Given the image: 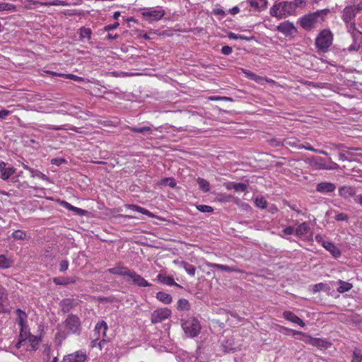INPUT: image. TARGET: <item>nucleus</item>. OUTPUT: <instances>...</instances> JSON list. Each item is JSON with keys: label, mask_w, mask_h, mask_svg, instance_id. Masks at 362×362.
Masks as SVG:
<instances>
[{"label": "nucleus", "mask_w": 362, "mask_h": 362, "mask_svg": "<svg viewBox=\"0 0 362 362\" xmlns=\"http://www.w3.org/2000/svg\"><path fill=\"white\" fill-rule=\"evenodd\" d=\"M250 6L257 9H265L267 7V0H248Z\"/></svg>", "instance_id": "28"}, {"label": "nucleus", "mask_w": 362, "mask_h": 362, "mask_svg": "<svg viewBox=\"0 0 362 362\" xmlns=\"http://www.w3.org/2000/svg\"><path fill=\"white\" fill-rule=\"evenodd\" d=\"M157 279L161 284L168 285V286H175L179 288H182L180 285L175 282L174 279L172 276H167L163 274H159L157 276Z\"/></svg>", "instance_id": "19"}, {"label": "nucleus", "mask_w": 362, "mask_h": 362, "mask_svg": "<svg viewBox=\"0 0 362 362\" xmlns=\"http://www.w3.org/2000/svg\"><path fill=\"white\" fill-rule=\"evenodd\" d=\"M80 37L81 40L88 39L90 40L92 34V31L89 28L82 27L79 30Z\"/></svg>", "instance_id": "38"}, {"label": "nucleus", "mask_w": 362, "mask_h": 362, "mask_svg": "<svg viewBox=\"0 0 362 362\" xmlns=\"http://www.w3.org/2000/svg\"><path fill=\"white\" fill-rule=\"evenodd\" d=\"M310 230V226L305 222L300 223L295 230L297 236H303L307 234Z\"/></svg>", "instance_id": "24"}, {"label": "nucleus", "mask_w": 362, "mask_h": 362, "mask_svg": "<svg viewBox=\"0 0 362 362\" xmlns=\"http://www.w3.org/2000/svg\"><path fill=\"white\" fill-rule=\"evenodd\" d=\"M127 207L134 211H137V212H139L142 214H144V215H146L149 217H152L153 218L155 216L153 215V214H152L151 211H149L148 210L143 208V207H141L139 206H137V205H134V204H129L127 206Z\"/></svg>", "instance_id": "23"}, {"label": "nucleus", "mask_w": 362, "mask_h": 362, "mask_svg": "<svg viewBox=\"0 0 362 362\" xmlns=\"http://www.w3.org/2000/svg\"><path fill=\"white\" fill-rule=\"evenodd\" d=\"M354 199L355 202L362 205V193L358 194H356Z\"/></svg>", "instance_id": "63"}, {"label": "nucleus", "mask_w": 362, "mask_h": 362, "mask_svg": "<svg viewBox=\"0 0 362 362\" xmlns=\"http://www.w3.org/2000/svg\"><path fill=\"white\" fill-rule=\"evenodd\" d=\"M15 6L13 4H8V3H0V11H11L14 10Z\"/></svg>", "instance_id": "50"}, {"label": "nucleus", "mask_w": 362, "mask_h": 362, "mask_svg": "<svg viewBox=\"0 0 362 362\" xmlns=\"http://www.w3.org/2000/svg\"><path fill=\"white\" fill-rule=\"evenodd\" d=\"M119 23L118 22H115V23L113 24H110V25H107L105 27V30L106 31H109V30H114V29H116L118 26H119Z\"/></svg>", "instance_id": "60"}, {"label": "nucleus", "mask_w": 362, "mask_h": 362, "mask_svg": "<svg viewBox=\"0 0 362 362\" xmlns=\"http://www.w3.org/2000/svg\"><path fill=\"white\" fill-rule=\"evenodd\" d=\"M339 194L346 199H350L351 198L354 199L356 192L354 189L350 186H343L339 189Z\"/></svg>", "instance_id": "16"}, {"label": "nucleus", "mask_w": 362, "mask_h": 362, "mask_svg": "<svg viewBox=\"0 0 362 362\" xmlns=\"http://www.w3.org/2000/svg\"><path fill=\"white\" fill-rule=\"evenodd\" d=\"M283 317L286 320H288L293 323H296L302 327H303L305 326L304 322L300 317H298L296 315H295L293 313H292L291 311H288V310L284 311L283 313Z\"/></svg>", "instance_id": "17"}, {"label": "nucleus", "mask_w": 362, "mask_h": 362, "mask_svg": "<svg viewBox=\"0 0 362 362\" xmlns=\"http://www.w3.org/2000/svg\"><path fill=\"white\" fill-rule=\"evenodd\" d=\"M171 314V310L168 308H158L151 313V322L153 324L160 323L169 318Z\"/></svg>", "instance_id": "8"}, {"label": "nucleus", "mask_w": 362, "mask_h": 362, "mask_svg": "<svg viewBox=\"0 0 362 362\" xmlns=\"http://www.w3.org/2000/svg\"><path fill=\"white\" fill-rule=\"evenodd\" d=\"M165 11L162 8H149L142 13L143 17L148 21H159L165 15Z\"/></svg>", "instance_id": "10"}, {"label": "nucleus", "mask_w": 362, "mask_h": 362, "mask_svg": "<svg viewBox=\"0 0 362 362\" xmlns=\"http://www.w3.org/2000/svg\"><path fill=\"white\" fill-rule=\"evenodd\" d=\"M305 163L309 165L313 169L316 170H337L339 168V165L332 160L329 163H326L324 158L319 156H313L308 158Z\"/></svg>", "instance_id": "3"}, {"label": "nucleus", "mask_w": 362, "mask_h": 362, "mask_svg": "<svg viewBox=\"0 0 362 362\" xmlns=\"http://www.w3.org/2000/svg\"><path fill=\"white\" fill-rule=\"evenodd\" d=\"M210 100H224V101H233V99L226 96H211L209 98Z\"/></svg>", "instance_id": "52"}, {"label": "nucleus", "mask_w": 362, "mask_h": 362, "mask_svg": "<svg viewBox=\"0 0 362 362\" xmlns=\"http://www.w3.org/2000/svg\"><path fill=\"white\" fill-rule=\"evenodd\" d=\"M9 114V111L6 110H0V118L5 119Z\"/></svg>", "instance_id": "64"}, {"label": "nucleus", "mask_w": 362, "mask_h": 362, "mask_svg": "<svg viewBox=\"0 0 362 362\" xmlns=\"http://www.w3.org/2000/svg\"><path fill=\"white\" fill-rule=\"evenodd\" d=\"M233 189L235 192H244L247 189V186L245 184L242 182L235 183L233 185Z\"/></svg>", "instance_id": "49"}, {"label": "nucleus", "mask_w": 362, "mask_h": 362, "mask_svg": "<svg viewBox=\"0 0 362 362\" xmlns=\"http://www.w3.org/2000/svg\"><path fill=\"white\" fill-rule=\"evenodd\" d=\"M298 140L296 138L291 137V138H287L282 140L281 146H288L291 147H296L299 145L298 144Z\"/></svg>", "instance_id": "36"}, {"label": "nucleus", "mask_w": 362, "mask_h": 362, "mask_svg": "<svg viewBox=\"0 0 362 362\" xmlns=\"http://www.w3.org/2000/svg\"><path fill=\"white\" fill-rule=\"evenodd\" d=\"M206 266L209 268H216L218 269H221L227 272H236V273H243V271L240 269H239L237 267H229L227 265L216 264V263H211V262H207Z\"/></svg>", "instance_id": "13"}, {"label": "nucleus", "mask_w": 362, "mask_h": 362, "mask_svg": "<svg viewBox=\"0 0 362 362\" xmlns=\"http://www.w3.org/2000/svg\"><path fill=\"white\" fill-rule=\"evenodd\" d=\"M66 162L65 159L61 158H53L51 160V163L57 166L61 165L62 163Z\"/></svg>", "instance_id": "58"}, {"label": "nucleus", "mask_w": 362, "mask_h": 362, "mask_svg": "<svg viewBox=\"0 0 362 362\" xmlns=\"http://www.w3.org/2000/svg\"><path fill=\"white\" fill-rule=\"evenodd\" d=\"M131 269L126 267H115L107 269L110 274L129 277Z\"/></svg>", "instance_id": "18"}, {"label": "nucleus", "mask_w": 362, "mask_h": 362, "mask_svg": "<svg viewBox=\"0 0 362 362\" xmlns=\"http://www.w3.org/2000/svg\"><path fill=\"white\" fill-rule=\"evenodd\" d=\"M11 235L15 240H23L28 238L27 233L22 230H15Z\"/></svg>", "instance_id": "40"}, {"label": "nucleus", "mask_w": 362, "mask_h": 362, "mask_svg": "<svg viewBox=\"0 0 362 362\" xmlns=\"http://www.w3.org/2000/svg\"><path fill=\"white\" fill-rule=\"evenodd\" d=\"M177 308L179 310H189L190 309V304L187 299L181 298L178 300Z\"/></svg>", "instance_id": "34"}, {"label": "nucleus", "mask_w": 362, "mask_h": 362, "mask_svg": "<svg viewBox=\"0 0 362 362\" xmlns=\"http://www.w3.org/2000/svg\"><path fill=\"white\" fill-rule=\"evenodd\" d=\"M30 174H31V177H39L43 180H46V181H48L49 180V177L43 174L42 173H41L40 171L39 170H37L35 169H33V170H30Z\"/></svg>", "instance_id": "46"}, {"label": "nucleus", "mask_w": 362, "mask_h": 362, "mask_svg": "<svg viewBox=\"0 0 362 362\" xmlns=\"http://www.w3.org/2000/svg\"><path fill=\"white\" fill-rule=\"evenodd\" d=\"M129 129L132 132L134 133H141L144 135L151 134L153 132V130L150 127H129Z\"/></svg>", "instance_id": "29"}, {"label": "nucleus", "mask_w": 362, "mask_h": 362, "mask_svg": "<svg viewBox=\"0 0 362 362\" xmlns=\"http://www.w3.org/2000/svg\"><path fill=\"white\" fill-rule=\"evenodd\" d=\"M16 171V169L13 167L8 165L7 163L4 162L0 163V173H1V178L6 180H8L11 175H12Z\"/></svg>", "instance_id": "15"}, {"label": "nucleus", "mask_w": 362, "mask_h": 362, "mask_svg": "<svg viewBox=\"0 0 362 362\" xmlns=\"http://www.w3.org/2000/svg\"><path fill=\"white\" fill-rule=\"evenodd\" d=\"M53 282L56 285L66 286V277H55L53 279Z\"/></svg>", "instance_id": "51"}, {"label": "nucleus", "mask_w": 362, "mask_h": 362, "mask_svg": "<svg viewBox=\"0 0 362 362\" xmlns=\"http://www.w3.org/2000/svg\"><path fill=\"white\" fill-rule=\"evenodd\" d=\"M27 340H28L29 342L30 343V349H29L28 350L35 351L38 348V344L41 341V337L32 335L28 339H27Z\"/></svg>", "instance_id": "31"}, {"label": "nucleus", "mask_w": 362, "mask_h": 362, "mask_svg": "<svg viewBox=\"0 0 362 362\" xmlns=\"http://www.w3.org/2000/svg\"><path fill=\"white\" fill-rule=\"evenodd\" d=\"M362 353L360 349L356 348L353 351L352 358L351 362H361Z\"/></svg>", "instance_id": "42"}, {"label": "nucleus", "mask_w": 362, "mask_h": 362, "mask_svg": "<svg viewBox=\"0 0 362 362\" xmlns=\"http://www.w3.org/2000/svg\"><path fill=\"white\" fill-rule=\"evenodd\" d=\"M288 2L292 6L291 10H292L293 14L294 13L296 8L302 7L305 5V0H293L292 1H288Z\"/></svg>", "instance_id": "45"}, {"label": "nucleus", "mask_w": 362, "mask_h": 362, "mask_svg": "<svg viewBox=\"0 0 362 362\" xmlns=\"http://www.w3.org/2000/svg\"><path fill=\"white\" fill-rule=\"evenodd\" d=\"M295 232L294 229L291 226H288L283 230V233L285 235H292Z\"/></svg>", "instance_id": "62"}, {"label": "nucleus", "mask_w": 362, "mask_h": 362, "mask_svg": "<svg viewBox=\"0 0 362 362\" xmlns=\"http://www.w3.org/2000/svg\"><path fill=\"white\" fill-rule=\"evenodd\" d=\"M16 313L18 324L20 327H23L25 325H26L28 317L27 314L20 308L16 310Z\"/></svg>", "instance_id": "25"}, {"label": "nucleus", "mask_w": 362, "mask_h": 362, "mask_svg": "<svg viewBox=\"0 0 362 362\" xmlns=\"http://www.w3.org/2000/svg\"><path fill=\"white\" fill-rule=\"evenodd\" d=\"M156 298L165 304H170L173 300L172 296L166 293L159 291L156 293Z\"/></svg>", "instance_id": "27"}, {"label": "nucleus", "mask_w": 362, "mask_h": 362, "mask_svg": "<svg viewBox=\"0 0 362 362\" xmlns=\"http://www.w3.org/2000/svg\"><path fill=\"white\" fill-rule=\"evenodd\" d=\"M67 334H78L81 331V320L74 314H69L63 322Z\"/></svg>", "instance_id": "7"}, {"label": "nucleus", "mask_w": 362, "mask_h": 362, "mask_svg": "<svg viewBox=\"0 0 362 362\" xmlns=\"http://www.w3.org/2000/svg\"><path fill=\"white\" fill-rule=\"evenodd\" d=\"M101 329L103 330V336L105 337L106 331L107 329V325L104 320L98 322L95 327V331L98 332V333Z\"/></svg>", "instance_id": "41"}, {"label": "nucleus", "mask_w": 362, "mask_h": 362, "mask_svg": "<svg viewBox=\"0 0 362 362\" xmlns=\"http://www.w3.org/2000/svg\"><path fill=\"white\" fill-rule=\"evenodd\" d=\"M233 52V48L230 46L226 45L222 47L221 53L224 55H229Z\"/></svg>", "instance_id": "56"}, {"label": "nucleus", "mask_w": 362, "mask_h": 362, "mask_svg": "<svg viewBox=\"0 0 362 362\" xmlns=\"http://www.w3.org/2000/svg\"><path fill=\"white\" fill-rule=\"evenodd\" d=\"M61 310L64 313H69L74 307V302L71 299H64L60 303Z\"/></svg>", "instance_id": "30"}, {"label": "nucleus", "mask_w": 362, "mask_h": 362, "mask_svg": "<svg viewBox=\"0 0 362 362\" xmlns=\"http://www.w3.org/2000/svg\"><path fill=\"white\" fill-rule=\"evenodd\" d=\"M182 327L185 333L192 338L197 337L201 330V325L199 320L194 317H189L183 320Z\"/></svg>", "instance_id": "5"}, {"label": "nucleus", "mask_w": 362, "mask_h": 362, "mask_svg": "<svg viewBox=\"0 0 362 362\" xmlns=\"http://www.w3.org/2000/svg\"><path fill=\"white\" fill-rule=\"evenodd\" d=\"M291 6L288 1L274 4L270 8L269 13L273 17L282 18L293 14Z\"/></svg>", "instance_id": "4"}, {"label": "nucleus", "mask_w": 362, "mask_h": 362, "mask_svg": "<svg viewBox=\"0 0 362 362\" xmlns=\"http://www.w3.org/2000/svg\"><path fill=\"white\" fill-rule=\"evenodd\" d=\"M160 185H168L171 188H175L177 183L173 177H166L160 180Z\"/></svg>", "instance_id": "43"}, {"label": "nucleus", "mask_w": 362, "mask_h": 362, "mask_svg": "<svg viewBox=\"0 0 362 362\" xmlns=\"http://www.w3.org/2000/svg\"><path fill=\"white\" fill-rule=\"evenodd\" d=\"M12 262L4 255H0V267L6 269L11 266Z\"/></svg>", "instance_id": "44"}, {"label": "nucleus", "mask_w": 362, "mask_h": 362, "mask_svg": "<svg viewBox=\"0 0 362 362\" xmlns=\"http://www.w3.org/2000/svg\"><path fill=\"white\" fill-rule=\"evenodd\" d=\"M106 342V341L105 339H103L101 341H100L98 343V339H95L94 340L92 341L91 342V346L92 347H95L97 345H98L100 349L101 350L102 348H103V344H105Z\"/></svg>", "instance_id": "57"}, {"label": "nucleus", "mask_w": 362, "mask_h": 362, "mask_svg": "<svg viewBox=\"0 0 362 362\" xmlns=\"http://www.w3.org/2000/svg\"><path fill=\"white\" fill-rule=\"evenodd\" d=\"M358 13H362V1L357 4L346 6L341 12V19L346 25L350 24L348 25V30L349 32L352 30V37L354 41L356 40L354 33L356 30L354 18Z\"/></svg>", "instance_id": "2"}, {"label": "nucleus", "mask_w": 362, "mask_h": 362, "mask_svg": "<svg viewBox=\"0 0 362 362\" xmlns=\"http://www.w3.org/2000/svg\"><path fill=\"white\" fill-rule=\"evenodd\" d=\"M338 284L339 286L337 288V291L341 293L350 291L353 287L351 284L342 280H339Z\"/></svg>", "instance_id": "32"}, {"label": "nucleus", "mask_w": 362, "mask_h": 362, "mask_svg": "<svg viewBox=\"0 0 362 362\" xmlns=\"http://www.w3.org/2000/svg\"><path fill=\"white\" fill-rule=\"evenodd\" d=\"M196 207H197V210H199L201 212H204V213H211L214 211L213 207H211V206H208V205L199 204V205H197Z\"/></svg>", "instance_id": "48"}, {"label": "nucleus", "mask_w": 362, "mask_h": 362, "mask_svg": "<svg viewBox=\"0 0 362 362\" xmlns=\"http://www.w3.org/2000/svg\"><path fill=\"white\" fill-rule=\"evenodd\" d=\"M86 354L82 351H78L65 356L62 362H86Z\"/></svg>", "instance_id": "11"}, {"label": "nucleus", "mask_w": 362, "mask_h": 362, "mask_svg": "<svg viewBox=\"0 0 362 362\" xmlns=\"http://www.w3.org/2000/svg\"><path fill=\"white\" fill-rule=\"evenodd\" d=\"M330 290L329 286L328 284L325 283H319L317 284L313 285V293H317L321 291H329Z\"/></svg>", "instance_id": "39"}, {"label": "nucleus", "mask_w": 362, "mask_h": 362, "mask_svg": "<svg viewBox=\"0 0 362 362\" xmlns=\"http://www.w3.org/2000/svg\"><path fill=\"white\" fill-rule=\"evenodd\" d=\"M67 78L72 79L74 81H84L83 78L74 75V74L67 75Z\"/></svg>", "instance_id": "61"}, {"label": "nucleus", "mask_w": 362, "mask_h": 362, "mask_svg": "<svg viewBox=\"0 0 362 362\" xmlns=\"http://www.w3.org/2000/svg\"><path fill=\"white\" fill-rule=\"evenodd\" d=\"M69 268V262L67 260H63L59 264V271L64 272Z\"/></svg>", "instance_id": "54"}, {"label": "nucleus", "mask_w": 362, "mask_h": 362, "mask_svg": "<svg viewBox=\"0 0 362 362\" xmlns=\"http://www.w3.org/2000/svg\"><path fill=\"white\" fill-rule=\"evenodd\" d=\"M76 214L83 216L87 215L88 213V211L82 209L81 208L75 207L74 209L72 211Z\"/></svg>", "instance_id": "55"}, {"label": "nucleus", "mask_w": 362, "mask_h": 362, "mask_svg": "<svg viewBox=\"0 0 362 362\" xmlns=\"http://www.w3.org/2000/svg\"><path fill=\"white\" fill-rule=\"evenodd\" d=\"M335 219L337 221H346L348 219V216L344 213H339L336 215Z\"/></svg>", "instance_id": "59"}, {"label": "nucleus", "mask_w": 362, "mask_h": 362, "mask_svg": "<svg viewBox=\"0 0 362 362\" xmlns=\"http://www.w3.org/2000/svg\"><path fill=\"white\" fill-rule=\"evenodd\" d=\"M333 35L329 30H322L315 39L316 47L323 52L327 51L332 43Z\"/></svg>", "instance_id": "6"}, {"label": "nucleus", "mask_w": 362, "mask_h": 362, "mask_svg": "<svg viewBox=\"0 0 362 362\" xmlns=\"http://www.w3.org/2000/svg\"><path fill=\"white\" fill-rule=\"evenodd\" d=\"M323 247L328 250L334 257L337 258L341 256L340 250L332 242H323Z\"/></svg>", "instance_id": "20"}, {"label": "nucleus", "mask_w": 362, "mask_h": 362, "mask_svg": "<svg viewBox=\"0 0 362 362\" xmlns=\"http://www.w3.org/2000/svg\"><path fill=\"white\" fill-rule=\"evenodd\" d=\"M276 30L281 33L285 36H291L297 33L294 24L288 21H285L276 26Z\"/></svg>", "instance_id": "9"}, {"label": "nucleus", "mask_w": 362, "mask_h": 362, "mask_svg": "<svg viewBox=\"0 0 362 362\" xmlns=\"http://www.w3.org/2000/svg\"><path fill=\"white\" fill-rule=\"evenodd\" d=\"M255 204L259 208L264 209L267 207V202L263 197H257L255 199Z\"/></svg>", "instance_id": "47"}, {"label": "nucleus", "mask_w": 362, "mask_h": 362, "mask_svg": "<svg viewBox=\"0 0 362 362\" xmlns=\"http://www.w3.org/2000/svg\"><path fill=\"white\" fill-rule=\"evenodd\" d=\"M32 334L30 333L29 329L28 328V326L25 325L23 327H20V338L18 343L17 344L16 346L18 348L20 347L21 344L27 340Z\"/></svg>", "instance_id": "22"}, {"label": "nucleus", "mask_w": 362, "mask_h": 362, "mask_svg": "<svg viewBox=\"0 0 362 362\" xmlns=\"http://www.w3.org/2000/svg\"><path fill=\"white\" fill-rule=\"evenodd\" d=\"M336 189V185L329 182H322L317 185L316 191L320 193H331Z\"/></svg>", "instance_id": "14"}, {"label": "nucleus", "mask_w": 362, "mask_h": 362, "mask_svg": "<svg viewBox=\"0 0 362 362\" xmlns=\"http://www.w3.org/2000/svg\"><path fill=\"white\" fill-rule=\"evenodd\" d=\"M45 127L46 129H52V130H66V129H68L64 125H62V126H54V125H51V124H46V125H45Z\"/></svg>", "instance_id": "53"}, {"label": "nucleus", "mask_w": 362, "mask_h": 362, "mask_svg": "<svg viewBox=\"0 0 362 362\" xmlns=\"http://www.w3.org/2000/svg\"><path fill=\"white\" fill-rule=\"evenodd\" d=\"M197 183L199 185V188L202 191L206 192H209L210 190L209 183L206 180H204L203 178H201V177H198L197 180Z\"/></svg>", "instance_id": "37"}, {"label": "nucleus", "mask_w": 362, "mask_h": 362, "mask_svg": "<svg viewBox=\"0 0 362 362\" xmlns=\"http://www.w3.org/2000/svg\"><path fill=\"white\" fill-rule=\"evenodd\" d=\"M297 148L298 149H303V148H304V149H306V150H308V151H313V152L318 153H320V154H322V155H326V156L327 155V153L325 151L314 148L308 143H306L305 144H299L297 146Z\"/></svg>", "instance_id": "33"}, {"label": "nucleus", "mask_w": 362, "mask_h": 362, "mask_svg": "<svg viewBox=\"0 0 362 362\" xmlns=\"http://www.w3.org/2000/svg\"><path fill=\"white\" fill-rule=\"evenodd\" d=\"M329 12V8H325L310 13L302 16L299 19V23L303 29L310 30L322 23Z\"/></svg>", "instance_id": "1"}, {"label": "nucleus", "mask_w": 362, "mask_h": 362, "mask_svg": "<svg viewBox=\"0 0 362 362\" xmlns=\"http://www.w3.org/2000/svg\"><path fill=\"white\" fill-rule=\"evenodd\" d=\"M30 1H33L34 4H39L40 5H43V6H69V5L66 1H61V0H54L53 1H46V2H40V1H31V0H30Z\"/></svg>", "instance_id": "26"}, {"label": "nucleus", "mask_w": 362, "mask_h": 362, "mask_svg": "<svg viewBox=\"0 0 362 362\" xmlns=\"http://www.w3.org/2000/svg\"><path fill=\"white\" fill-rule=\"evenodd\" d=\"M181 265L188 274H189L192 276H194L195 275L196 268L194 266L186 262H182Z\"/></svg>", "instance_id": "35"}, {"label": "nucleus", "mask_w": 362, "mask_h": 362, "mask_svg": "<svg viewBox=\"0 0 362 362\" xmlns=\"http://www.w3.org/2000/svg\"><path fill=\"white\" fill-rule=\"evenodd\" d=\"M312 345L321 349H327L331 346V343L319 338H313L310 340Z\"/></svg>", "instance_id": "21"}, {"label": "nucleus", "mask_w": 362, "mask_h": 362, "mask_svg": "<svg viewBox=\"0 0 362 362\" xmlns=\"http://www.w3.org/2000/svg\"><path fill=\"white\" fill-rule=\"evenodd\" d=\"M129 278L132 280L134 285L139 287H148L151 286L150 283L133 270L131 271Z\"/></svg>", "instance_id": "12"}]
</instances>
